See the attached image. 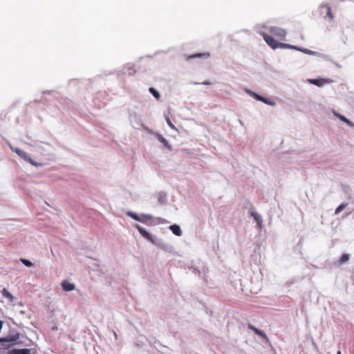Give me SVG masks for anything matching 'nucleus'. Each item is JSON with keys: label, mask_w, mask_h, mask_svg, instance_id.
Here are the masks:
<instances>
[{"label": "nucleus", "mask_w": 354, "mask_h": 354, "mask_svg": "<svg viewBox=\"0 0 354 354\" xmlns=\"http://www.w3.org/2000/svg\"><path fill=\"white\" fill-rule=\"evenodd\" d=\"M261 35L263 37V39L266 41L268 45H269L272 49H276L277 48L297 49L296 46H292L290 44L278 42L273 38L272 36L269 35L265 32H261Z\"/></svg>", "instance_id": "1"}, {"label": "nucleus", "mask_w": 354, "mask_h": 354, "mask_svg": "<svg viewBox=\"0 0 354 354\" xmlns=\"http://www.w3.org/2000/svg\"><path fill=\"white\" fill-rule=\"evenodd\" d=\"M20 158H23L24 160L30 162L32 165H35V163L33 162V160L29 157V156L27 154L26 152L24 151L16 148L15 149H12Z\"/></svg>", "instance_id": "3"}, {"label": "nucleus", "mask_w": 354, "mask_h": 354, "mask_svg": "<svg viewBox=\"0 0 354 354\" xmlns=\"http://www.w3.org/2000/svg\"><path fill=\"white\" fill-rule=\"evenodd\" d=\"M210 56V54L209 53H197L194 54L192 55H189L187 57V59H194V58H203V59H207Z\"/></svg>", "instance_id": "8"}, {"label": "nucleus", "mask_w": 354, "mask_h": 354, "mask_svg": "<svg viewBox=\"0 0 354 354\" xmlns=\"http://www.w3.org/2000/svg\"><path fill=\"white\" fill-rule=\"evenodd\" d=\"M248 327L250 330H253L257 335H260L261 337H262L264 339L268 340V337L267 335L263 330H261L257 328L256 327H254L251 324H248Z\"/></svg>", "instance_id": "4"}, {"label": "nucleus", "mask_w": 354, "mask_h": 354, "mask_svg": "<svg viewBox=\"0 0 354 354\" xmlns=\"http://www.w3.org/2000/svg\"><path fill=\"white\" fill-rule=\"evenodd\" d=\"M15 354H35L37 351L35 348H21L15 349Z\"/></svg>", "instance_id": "6"}, {"label": "nucleus", "mask_w": 354, "mask_h": 354, "mask_svg": "<svg viewBox=\"0 0 354 354\" xmlns=\"http://www.w3.org/2000/svg\"><path fill=\"white\" fill-rule=\"evenodd\" d=\"M269 32L271 34V36H274L279 40H285L286 32L281 28L270 27Z\"/></svg>", "instance_id": "2"}, {"label": "nucleus", "mask_w": 354, "mask_h": 354, "mask_svg": "<svg viewBox=\"0 0 354 354\" xmlns=\"http://www.w3.org/2000/svg\"><path fill=\"white\" fill-rule=\"evenodd\" d=\"M17 338H13L12 340V341H16Z\"/></svg>", "instance_id": "30"}, {"label": "nucleus", "mask_w": 354, "mask_h": 354, "mask_svg": "<svg viewBox=\"0 0 354 354\" xmlns=\"http://www.w3.org/2000/svg\"><path fill=\"white\" fill-rule=\"evenodd\" d=\"M261 102H263L264 103L267 104H270V105H273L274 103L272 102V100L270 99H268V98H264L263 97V100H261Z\"/></svg>", "instance_id": "22"}, {"label": "nucleus", "mask_w": 354, "mask_h": 354, "mask_svg": "<svg viewBox=\"0 0 354 354\" xmlns=\"http://www.w3.org/2000/svg\"><path fill=\"white\" fill-rule=\"evenodd\" d=\"M165 194H160L158 201L160 203H163L165 201Z\"/></svg>", "instance_id": "24"}, {"label": "nucleus", "mask_w": 354, "mask_h": 354, "mask_svg": "<svg viewBox=\"0 0 354 354\" xmlns=\"http://www.w3.org/2000/svg\"><path fill=\"white\" fill-rule=\"evenodd\" d=\"M158 140L162 143L169 151H172V146L169 144L168 141L161 135L158 136Z\"/></svg>", "instance_id": "9"}, {"label": "nucleus", "mask_w": 354, "mask_h": 354, "mask_svg": "<svg viewBox=\"0 0 354 354\" xmlns=\"http://www.w3.org/2000/svg\"><path fill=\"white\" fill-rule=\"evenodd\" d=\"M135 226L142 236H144L145 238L149 241H152L151 234L147 230H145L142 226H140L138 224H136Z\"/></svg>", "instance_id": "5"}, {"label": "nucleus", "mask_w": 354, "mask_h": 354, "mask_svg": "<svg viewBox=\"0 0 354 354\" xmlns=\"http://www.w3.org/2000/svg\"><path fill=\"white\" fill-rule=\"evenodd\" d=\"M201 84H203V85H211V83L209 82H207V81L203 82Z\"/></svg>", "instance_id": "26"}, {"label": "nucleus", "mask_w": 354, "mask_h": 354, "mask_svg": "<svg viewBox=\"0 0 354 354\" xmlns=\"http://www.w3.org/2000/svg\"><path fill=\"white\" fill-rule=\"evenodd\" d=\"M4 341H6V339H1V338H0V342H4Z\"/></svg>", "instance_id": "29"}, {"label": "nucleus", "mask_w": 354, "mask_h": 354, "mask_svg": "<svg viewBox=\"0 0 354 354\" xmlns=\"http://www.w3.org/2000/svg\"><path fill=\"white\" fill-rule=\"evenodd\" d=\"M169 228L175 235L180 236L182 234V231L178 225L174 224L171 225Z\"/></svg>", "instance_id": "10"}, {"label": "nucleus", "mask_w": 354, "mask_h": 354, "mask_svg": "<svg viewBox=\"0 0 354 354\" xmlns=\"http://www.w3.org/2000/svg\"><path fill=\"white\" fill-rule=\"evenodd\" d=\"M254 218L259 223L262 221L261 216L257 213H252Z\"/></svg>", "instance_id": "21"}, {"label": "nucleus", "mask_w": 354, "mask_h": 354, "mask_svg": "<svg viewBox=\"0 0 354 354\" xmlns=\"http://www.w3.org/2000/svg\"><path fill=\"white\" fill-rule=\"evenodd\" d=\"M308 82L312 84L321 86L323 85L324 80L322 79H311L308 80Z\"/></svg>", "instance_id": "11"}, {"label": "nucleus", "mask_w": 354, "mask_h": 354, "mask_svg": "<svg viewBox=\"0 0 354 354\" xmlns=\"http://www.w3.org/2000/svg\"><path fill=\"white\" fill-rule=\"evenodd\" d=\"M127 214L134 220L141 222V219H140V216H139L137 214L132 212H129Z\"/></svg>", "instance_id": "17"}, {"label": "nucleus", "mask_w": 354, "mask_h": 354, "mask_svg": "<svg viewBox=\"0 0 354 354\" xmlns=\"http://www.w3.org/2000/svg\"><path fill=\"white\" fill-rule=\"evenodd\" d=\"M246 92L250 95L252 97V93H254V92H252V91L249 90V89H246Z\"/></svg>", "instance_id": "25"}, {"label": "nucleus", "mask_w": 354, "mask_h": 354, "mask_svg": "<svg viewBox=\"0 0 354 354\" xmlns=\"http://www.w3.org/2000/svg\"><path fill=\"white\" fill-rule=\"evenodd\" d=\"M334 115L337 117L339 119V117H341V114L338 113H336V112H334Z\"/></svg>", "instance_id": "27"}, {"label": "nucleus", "mask_w": 354, "mask_h": 354, "mask_svg": "<svg viewBox=\"0 0 354 354\" xmlns=\"http://www.w3.org/2000/svg\"><path fill=\"white\" fill-rule=\"evenodd\" d=\"M325 7L327 10L326 15L330 20L333 19V15L332 13L331 8L328 4L326 5H322V8Z\"/></svg>", "instance_id": "12"}, {"label": "nucleus", "mask_w": 354, "mask_h": 354, "mask_svg": "<svg viewBox=\"0 0 354 354\" xmlns=\"http://www.w3.org/2000/svg\"><path fill=\"white\" fill-rule=\"evenodd\" d=\"M149 92L153 95L155 98L159 100L160 98V95L154 88L151 87L149 89Z\"/></svg>", "instance_id": "14"}, {"label": "nucleus", "mask_w": 354, "mask_h": 354, "mask_svg": "<svg viewBox=\"0 0 354 354\" xmlns=\"http://www.w3.org/2000/svg\"><path fill=\"white\" fill-rule=\"evenodd\" d=\"M20 261L24 264L27 267H32L33 266V264L31 261H30L28 259H20Z\"/></svg>", "instance_id": "19"}, {"label": "nucleus", "mask_w": 354, "mask_h": 354, "mask_svg": "<svg viewBox=\"0 0 354 354\" xmlns=\"http://www.w3.org/2000/svg\"><path fill=\"white\" fill-rule=\"evenodd\" d=\"M167 123L170 127H173V124L169 120H167Z\"/></svg>", "instance_id": "28"}, {"label": "nucleus", "mask_w": 354, "mask_h": 354, "mask_svg": "<svg viewBox=\"0 0 354 354\" xmlns=\"http://www.w3.org/2000/svg\"><path fill=\"white\" fill-rule=\"evenodd\" d=\"M337 354H341V352L339 351Z\"/></svg>", "instance_id": "31"}, {"label": "nucleus", "mask_w": 354, "mask_h": 354, "mask_svg": "<svg viewBox=\"0 0 354 354\" xmlns=\"http://www.w3.org/2000/svg\"><path fill=\"white\" fill-rule=\"evenodd\" d=\"M339 120H342V122L346 123L348 125H349L351 127L354 126L351 121H350L348 119H347L342 115H341V117H339Z\"/></svg>", "instance_id": "20"}, {"label": "nucleus", "mask_w": 354, "mask_h": 354, "mask_svg": "<svg viewBox=\"0 0 354 354\" xmlns=\"http://www.w3.org/2000/svg\"><path fill=\"white\" fill-rule=\"evenodd\" d=\"M141 223H147V221L152 219V216L149 214H142L140 216Z\"/></svg>", "instance_id": "15"}, {"label": "nucleus", "mask_w": 354, "mask_h": 354, "mask_svg": "<svg viewBox=\"0 0 354 354\" xmlns=\"http://www.w3.org/2000/svg\"><path fill=\"white\" fill-rule=\"evenodd\" d=\"M347 205H348L347 203H342V204H341L340 205H339L336 208V209L335 211V213L336 214H338L339 213H340L347 206Z\"/></svg>", "instance_id": "18"}, {"label": "nucleus", "mask_w": 354, "mask_h": 354, "mask_svg": "<svg viewBox=\"0 0 354 354\" xmlns=\"http://www.w3.org/2000/svg\"><path fill=\"white\" fill-rule=\"evenodd\" d=\"M349 254H344L341 257L340 259H339V263L340 264H342V263H344L346 262H347L348 260H349Z\"/></svg>", "instance_id": "16"}, {"label": "nucleus", "mask_w": 354, "mask_h": 354, "mask_svg": "<svg viewBox=\"0 0 354 354\" xmlns=\"http://www.w3.org/2000/svg\"><path fill=\"white\" fill-rule=\"evenodd\" d=\"M252 97H254L256 100H259V101H261V100H263V97L254 93H252Z\"/></svg>", "instance_id": "23"}, {"label": "nucleus", "mask_w": 354, "mask_h": 354, "mask_svg": "<svg viewBox=\"0 0 354 354\" xmlns=\"http://www.w3.org/2000/svg\"><path fill=\"white\" fill-rule=\"evenodd\" d=\"M62 287L65 291H71L75 289V285L67 280H64L62 282Z\"/></svg>", "instance_id": "7"}, {"label": "nucleus", "mask_w": 354, "mask_h": 354, "mask_svg": "<svg viewBox=\"0 0 354 354\" xmlns=\"http://www.w3.org/2000/svg\"><path fill=\"white\" fill-rule=\"evenodd\" d=\"M1 292L3 297H5L6 298L8 299L10 301L13 300V296L6 288H3Z\"/></svg>", "instance_id": "13"}]
</instances>
